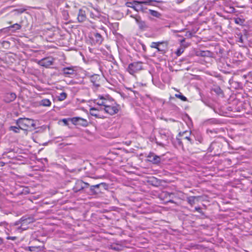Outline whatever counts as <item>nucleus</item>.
<instances>
[{"mask_svg":"<svg viewBox=\"0 0 252 252\" xmlns=\"http://www.w3.org/2000/svg\"><path fill=\"white\" fill-rule=\"evenodd\" d=\"M147 158H148L149 161L154 164H158L160 163L161 161L160 157L156 155L153 153H150Z\"/></svg>","mask_w":252,"mask_h":252,"instance_id":"obj_13","label":"nucleus"},{"mask_svg":"<svg viewBox=\"0 0 252 252\" xmlns=\"http://www.w3.org/2000/svg\"><path fill=\"white\" fill-rule=\"evenodd\" d=\"M6 239L7 240H15L16 239V237L6 236Z\"/></svg>","mask_w":252,"mask_h":252,"instance_id":"obj_37","label":"nucleus"},{"mask_svg":"<svg viewBox=\"0 0 252 252\" xmlns=\"http://www.w3.org/2000/svg\"><path fill=\"white\" fill-rule=\"evenodd\" d=\"M92 38L93 41L98 45L100 44L103 41L101 35L98 33H94Z\"/></svg>","mask_w":252,"mask_h":252,"instance_id":"obj_18","label":"nucleus"},{"mask_svg":"<svg viewBox=\"0 0 252 252\" xmlns=\"http://www.w3.org/2000/svg\"><path fill=\"white\" fill-rule=\"evenodd\" d=\"M102 111L100 110V107L98 108L92 107L90 109V113L92 116L95 117L96 118L103 119V116L100 113V111Z\"/></svg>","mask_w":252,"mask_h":252,"instance_id":"obj_14","label":"nucleus"},{"mask_svg":"<svg viewBox=\"0 0 252 252\" xmlns=\"http://www.w3.org/2000/svg\"><path fill=\"white\" fill-rule=\"evenodd\" d=\"M183 52L184 49L183 48H180L177 50L176 54L178 56H180L183 53Z\"/></svg>","mask_w":252,"mask_h":252,"instance_id":"obj_33","label":"nucleus"},{"mask_svg":"<svg viewBox=\"0 0 252 252\" xmlns=\"http://www.w3.org/2000/svg\"><path fill=\"white\" fill-rule=\"evenodd\" d=\"M195 211H197L198 212H199V213H200V214H203V212H202V209H201V208H200V207H196L195 208Z\"/></svg>","mask_w":252,"mask_h":252,"instance_id":"obj_36","label":"nucleus"},{"mask_svg":"<svg viewBox=\"0 0 252 252\" xmlns=\"http://www.w3.org/2000/svg\"><path fill=\"white\" fill-rule=\"evenodd\" d=\"M0 164H1V166H3V165H4V162H1H1H0Z\"/></svg>","mask_w":252,"mask_h":252,"instance_id":"obj_45","label":"nucleus"},{"mask_svg":"<svg viewBox=\"0 0 252 252\" xmlns=\"http://www.w3.org/2000/svg\"><path fill=\"white\" fill-rule=\"evenodd\" d=\"M196 140L198 141L200 143H202L203 142V138L201 136L197 137Z\"/></svg>","mask_w":252,"mask_h":252,"instance_id":"obj_38","label":"nucleus"},{"mask_svg":"<svg viewBox=\"0 0 252 252\" xmlns=\"http://www.w3.org/2000/svg\"><path fill=\"white\" fill-rule=\"evenodd\" d=\"M20 129V128L18 127V126H11L9 127V129L10 130L13 131L15 133L19 132Z\"/></svg>","mask_w":252,"mask_h":252,"instance_id":"obj_29","label":"nucleus"},{"mask_svg":"<svg viewBox=\"0 0 252 252\" xmlns=\"http://www.w3.org/2000/svg\"><path fill=\"white\" fill-rule=\"evenodd\" d=\"M54 59L51 57H47L39 61L38 63L41 66L48 67L53 64Z\"/></svg>","mask_w":252,"mask_h":252,"instance_id":"obj_9","label":"nucleus"},{"mask_svg":"<svg viewBox=\"0 0 252 252\" xmlns=\"http://www.w3.org/2000/svg\"><path fill=\"white\" fill-rule=\"evenodd\" d=\"M154 0H146L144 1H133L132 6H129V7L132 8L136 11H142L143 12L147 13V11H145L144 8L143 7L141 4H145L147 5H153L152 2H155Z\"/></svg>","mask_w":252,"mask_h":252,"instance_id":"obj_3","label":"nucleus"},{"mask_svg":"<svg viewBox=\"0 0 252 252\" xmlns=\"http://www.w3.org/2000/svg\"><path fill=\"white\" fill-rule=\"evenodd\" d=\"M207 132H210V133H212V132H215V133H217V131L216 130H209V129H208V130H207Z\"/></svg>","mask_w":252,"mask_h":252,"instance_id":"obj_41","label":"nucleus"},{"mask_svg":"<svg viewBox=\"0 0 252 252\" xmlns=\"http://www.w3.org/2000/svg\"><path fill=\"white\" fill-rule=\"evenodd\" d=\"M148 12L153 17L160 18V17L161 16V14L157 11L149 9L148 10Z\"/></svg>","mask_w":252,"mask_h":252,"instance_id":"obj_23","label":"nucleus"},{"mask_svg":"<svg viewBox=\"0 0 252 252\" xmlns=\"http://www.w3.org/2000/svg\"><path fill=\"white\" fill-rule=\"evenodd\" d=\"M51 104V102L48 99H43L40 102V105L43 106H50Z\"/></svg>","mask_w":252,"mask_h":252,"instance_id":"obj_20","label":"nucleus"},{"mask_svg":"<svg viewBox=\"0 0 252 252\" xmlns=\"http://www.w3.org/2000/svg\"><path fill=\"white\" fill-rule=\"evenodd\" d=\"M212 90L216 93L218 95H220L222 94V91L220 88V87L217 86L214 88Z\"/></svg>","mask_w":252,"mask_h":252,"instance_id":"obj_25","label":"nucleus"},{"mask_svg":"<svg viewBox=\"0 0 252 252\" xmlns=\"http://www.w3.org/2000/svg\"><path fill=\"white\" fill-rule=\"evenodd\" d=\"M158 145H162V144L160 143H158V142H156Z\"/></svg>","mask_w":252,"mask_h":252,"instance_id":"obj_46","label":"nucleus"},{"mask_svg":"<svg viewBox=\"0 0 252 252\" xmlns=\"http://www.w3.org/2000/svg\"><path fill=\"white\" fill-rule=\"evenodd\" d=\"M130 4H130V5H128V6H132L133 5H134L133 3H130Z\"/></svg>","mask_w":252,"mask_h":252,"instance_id":"obj_48","label":"nucleus"},{"mask_svg":"<svg viewBox=\"0 0 252 252\" xmlns=\"http://www.w3.org/2000/svg\"><path fill=\"white\" fill-rule=\"evenodd\" d=\"M95 103L100 106V110L110 115L117 114L120 109V106L108 96H99L95 99Z\"/></svg>","mask_w":252,"mask_h":252,"instance_id":"obj_1","label":"nucleus"},{"mask_svg":"<svg viewBox=\"0 0 252 252\" xmlns=\"http://www.w3.org/2000/svg\"><path fill=\"white\" fill-rule=\"evenodd\" d=\"M234 22L237 24L242 25L244 22V20L240 18H237L234 19Z\"/></svg>","mask_w":252,"mask_h":252,"instance_id":"obj_28","label":"nucleus"},{"mask_svg":"<svg viewBox=\"0 0 252 252\" xmlns=\"http://www.w3.org/2000/svg\"><path fill=\"white\" fill-rule=\"evenodd\" d=\"M3 47H4L5 48H8L10 46V43L8 41H4L1 43Z\"/></svg>","mask_w":252,"mask_h":252,"instance_id":"obj_31","label":"nucleus"},{"mask_svg":"<svg viewBox=\"0 0 252 252\" xmlns=\"http://www.w3.org/2000/svg\"><path fill=\"white\" fill-rule=\"evenodd\" d=\"M89 186V184L83 182L82 180H78L73 187V190L77 192Z\"/></svg>","mask_w":252,"mask_h":252,"instance_id":"obj_8","label":"nucleus"},{"mask_svg":"<svg viewBox=\"0 0 252 252\" xmlns=\"http://www.w3.org/2000/svg\"><path fill=\"white\" fill-rule=\"evenodd\" d=\"M8 59L9 58V55H5V57H4V59H5V60H7V59H8Z\"/></svg>","mask_w":252,"mask_h":252,"instance_id":"obj_42","label":"nucleus"},{"mask_svg":"<svg viewBox=\"0 0 252 252\" xmlns=\"http://www.w3.org/2000/svg\"><path fill=\"white\" fill-rule=\"evenodd\" d=\"M26 250L31 252H36L37 250L41 251L42 248L40 246H31L26 248Z\"/></svg>","mask_w":252,"mask_h":252,"instance_id":"obj_22","label":"nucleus"},{"mask_svg":"<svg viewBox=\"0 0 252 252\" xmlns=\"http://www.w3.org/2000/svg\"><path fill=\"white\" fill-rule=\"evenodd\" d=\"M3 228V231H2L3 235L5 234V236L9 234L11 232V226L6 222H1V228Z\"/></svg>","mask_w":252,"mask_h":252,"instance_id":"obj_17","label":"nucleus"},{"mask_svg":"<svg viewBox=\"0 0 252 252\" xmlns=\"http://www.w3.org/2000/svg\"><path fill=\"white\" fill-rule=\"evenodd\" d=\"M71 122L75 125H79L83 126H87L88 125L87 120L80 117H73L71 119Z\"/></svg>","mask_w":252,"mask_h":252,"instance_id":"obj_7","label":"nucleus"},{"mask_svg":"<svg viewBox=\"0 0 252 252\" xmlns=\"http://www.w3.org/2000/svg\"><path fill=\"white\" fill-rule=\"evenodd\" d=\"M175 97L177 98H180L182 101H187V98L186 97H185L184 95H182L181 93H180L179 94H175Z\"/></svg>","mask_w":252,"mask_h":252,"instance_id":"obj_27","label":"nucleus"},{"mask_svg":"<svg viewBox=\"0 0 252 252\" xmlns=\"http://www.w3.org/2000/svg\"><path fill=\"white\" fill-rule=\"evenodd\" d=\"M75 67L73 66L63 67L61 71L62 74L65 77H70L75 74Z\"/></svg>","mask_w":252,"mask_h":252,"instance_id":"obj_10","label":"nucleus"},{"mask_svg":"<svg viewBox=\"0 0 252 252\" xmlns=\"http://www.w3.org/2000/svg\"><path fill=\"white\" fill-rule=\"evenodd\" d=\"M16 98V95L15 93H6L3 96V101L6 103H10L13 101H14Z\"/></svg>","mask_w":252,"mask_h":252,"instance_id":"obj_16","label":"nucleus"},{"mask_svg":"<svg viewBox=\"0 0 252 252\" xmlns=\"http://www.w3.org/2000/svg\"><path fill=\"white\" fill-rule=\"evenodd\" d=\"M185 38H184L183 39H182V40L181 41V42H184V41H185Z\"/></svg>","mask_w":252,"mask_h":252,"instance_id":"obj_47","label":"nucleus"},{"mask_svg":"<svg viewBox=\"0 0 252 252\" xmlns=\"http://www.w3.org/2000/svg\"><path fill=\"white\" fill-rule=\"evenodd\" d=\"M101 185H105V183H101L99 184L91 186L90 187V190H93V189H98Z\"/></svg>","mask_w":252,"mask_h":252,"instance_id":"obj_30","label":"nucleus"},{"mask_svg":"<svg viewBox=\"0 0 252 252\" xmlns=\"http://www.w3.org/2000/svg\"><path fill=\"white\" fill-rule=\"evenodd\" d=\"M67 96V94L65 93L62 92V93L60 94V95L58 96V99L60 101H63L64 100Z\"/></svg>","mask_w":252,"mask_h":252,"instance_id":"obj_26","label":"nucleus"},{"mask_svg":"<svg viewBox=\"0 0 252 252\" xmlns=\"http://www.w3.org/2000/svg\"><path fill=\"white\" fill-rule=\"evenodd\" d=\"M179 137H181V139H179V138H177V139L178 141V143L179 144H182L181 139L187 140L188 141V143L190 144H193V142L192 139L191 138V131L186 130L183 132H180L178 134V135Z\"/></svg>","mask_w":252,"mask_h":252,"instance_id":"obj_5","label":"nucleus"},{"mask_svg":"<svg viewBox=\"0 0 252 252\" xmlns=\"http://www.w3.org/2000/svg\"><path fill=\"white\" fill-rule=\"evenodd\" d=\"M27 10L26 8H21L19 9H15L14 11L18 12V13L21 14Z\"/></svg>","mask_w":252,"mask_h":252,"instance_id":"obj_32","label":"nucleus"},{"mask_svg":"<svg viewBox=\"0 0 252 252\" xmlns=\"http://www.w3.org/2000/svg\"><path fill=\"white\" fill-rule=\"evenodd\" d=\"M90 16L91 17H92V18H94V19L96 17H97L98 16L95 14H94L93 12H90Z\"/></svg>","mask_w":252,"mask_h":252,"instance_id":"obj_39","label":"nucleus"},{"mask_svg":"<svg viewBox=\"0 0 252 252\" xmlns=\"http://www.w3.org/2000/svg\"><path fill=\"white\" fill-rule=\"evenodd\" d=\"M90 191L94 194H96L98 192V191L95 190V189H93V190H90Z\"/></svg>","mask_w":252,"mask_h":252,"instance_id":"obj_40","label":"nucleus"},{"mask_svg":"<svg viewBox=\"0 0 252 252\" xmlns=\"http://www.w3.org/2000/svg\"><path fill=\"white\" fill-rule=\"evenodd\" d=\"M168 202L171 203H174V201L173 200H169Z\"/></svg>","mask_w":252,"mask_h":252,"instance_id":"obj_44","label":"nucleus"},{"mask_svg":"<svg viewBox=\"0 0 252 252\" xmlns=\"http://www.w3.org/2000/svg\"><path fill=\"white\" fill-rule=\"evenodd\" d=\"M238 35L240 36L239 37V40H238V41L239 42L243 43L244 42V41H243L242 35L241 34H238Z\"/></svg>","mask_w":252,"mask_h":252,"instance_id":"obj_35","label":"nucleus"},{"mask_svg":"<svg viewBox=\"0 0 252 252\" xmlns=\"http://www.w3.org/2000/svg\"><path fill=\"white\" fill-rule=\"evenodd\" d=\"M91 81L94 87L98 88L100 86V76L99 75L94 74L91 76Z\"/></svg>","mask_w":252,"mask_h":252,"instance_id":"obj_15","label":"nucleus"},{"mask_svg":"<svg viewBox=\"0 0 252 252\" xmlns=\"http://www.w3.org/2000/svg\"><path fill=\"white\" fill-rule=\"evenodd\" d=\"M21 26L17 23L13 24L8 27L9 29H13V31H16L17 30H19L21 29Z\"/></svg>","mask_w":252,"mask_h":252,"instance_id":"obj_24","label":"nucleus"},{"mask_svg":"<svg viewBox=\"0 0 252 252\" xmlns=\"http://www.w3.org/2000/svg\"><path fill=\"white\" fill-rule=\"evenodd\" d=\"M164 194H165V196H167V195H168V196H170V194L169 193H168V192H165V193H164Z\"/></svg>","mask_w":252,"mask_h":252,"instance_id":"obj_43","label":"nucleus"},{"mask_svg":"<svg viewBox=\"0 0 252 252\" xmlns=\"http://www.w3.org/2000/svg\"><path fill=\"white\" fill-rule=\"evenodd\" d=\"M16 125L23 130H27L35 126L34 120L28 118H19L16 121Z\"/></svg>","mask_w":252,"mask_h":252,"instance_id":"obj_2","label":"nucleus"},{"mask_svg":"<svg viewBox=\"0 0 252 252\" xmlns=\"http://www.w3.org/2000/svg\"><path fill=\"white\" fill-rule=\"evenodd\" d=\"M86 19V17L85 11L80 9L77 17L78 21L79 22H83L85 21Z\"/></svg>","mask_w":252,"mask_h":252,"instance_id":"obj_19","label":"nucleus"},{"mask_svg":"<svg viewBox=\"0 0 252 252\" xmlns=\"http://www.w3.org/2000/svg\"><path fill=\"white\" fill-rule=\"evenodd\" d=\"M143 63L141 62H136L129 64L127 70L132 75L143 69Z\"/></svg>","mask_w":252,"mask_h":252,"instance_id":"obj_4","label":"nucleus"},{"mask_svg":"<svg viewBox=\"0 0 252 252\" xmlns=\"http://www.w3.org/2000/svg\"><path fill=\"white\" fill-rule=\"evenodd\" d=\"M198 197L195 196H191L187 198V201L191 206H193L195 203V199Z\"/></svg>","mask_w":252,"mask_h":252,"instance_id":"obj_21","label":"nucleus"},{"mask_svg":"<svg viewBox=\"0 0 252 252\" xmlns=\"http://www.w3.org/2000/svg\"><path fill=\"white\" fill-rule=\"evenodd\" d=\"M209 122L211 124H218V120L215 119H212L209 120Z\"/></svg>","mask_w":252,"mask_h":252,"instance_id":"obj_34","label":"nucleus"},{"mask_svg":"<svg viewBox=\"0 0 252 252\" xmlns=\"http://www.w3.org/2000/svg\"><path fill=\"white\" fill-rule=\"evenodd\" d=\"M164 44H165L166 46L167 45V42L165 41L157 42H153L151 43L150 47L152 48L156 49L158 52H160L161 53H163L165 52V49L163 48H161L160 45Z\"/></svg>","mask_w":252,"mask_h":252,"instance_id":"obj_11","label":"nucleus"},{"mask_svg":"<svg viewBox=\"0 0 252 252\" xmlns=\"http://www.w3.org/2000/svg\"><path fill=\"white\" fill-rule=\"evenodd\" d=\"M131 18H134L135 20L136 23L137 24L139 29L142 31H145L149 28V26L147 22L141 19V17L139 15L134 16L133 15H130Z\"/></svg>","mask_w":252,"mask_h":252,"instance_id":"obj_6","label":"nucleus"},{"mask_svg":"<svg viewBox=\"0 0 252 252\" xmlns=\"http://www.w3.org/2000/svg\"><path fill=\"white\" fill-rule=\"evenodd\" d=\"M33 221V219L30 217H23L15 222V225L21 224V227L27 225Z\"/></svg>","mask_w":252,"mask_h":252,"instance_id":"obj_12","label":"nucleus"}]
</instances>
